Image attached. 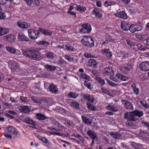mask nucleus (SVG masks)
I'll return each instance as SVG.
<instances>
[{
	"instance_id": "nucleus-43",
	"label": "nucleus",
	"mask_w": 149,
	"mask_h": 149,
	"mask_svg": "<svg viewBox=\"0 0 149 149\" xmlns=\"http://www.w3.org/2000/svg\"><path fill=\"white\" fill-rule=\"evenodd\" d=\"M86 36H84L81 40V42L83 44V45H84V47H85L87 48L89 47L87 41L85 40H86Z\"/></svg>"
},
{
	"instance_id": "nucleus-46",
	"label": "nucleus",
	"mask_w": 149,
	"mask_h": 149,
	"mask_svg": "<svg viewBox=\"0 0 149 149\" xmlns=\"http://www.w3.org/2000/svg\"><path fill=\"white\" fill-rule=\"evenodd\" d=\"M141 105L146 108L148 109L149 108V105L147 103L146 101L141 100L140 102Z\"/></svg>"
},
{
	"instance_id": "nucleus-37",
	"label": "nucleus",
	"mask_w": 149,
	"mask_h": 149,
	"mask_svg": "<svg viewBox=\"0 0 149 149\" xmlns=\"http://www.w3.org/2000/svg\"><path fill=\"white\" fill-rule=\"evenodd\" d=\"M54 53L51 52H48L45 54V56L48 59L51 60H52L54 57Z\"/></svg>"
},
{
	"instance_id": "nucleus-3",
	"label": "nucleus",
	"mask_w": 149,
	"mask_h": 149,
	"mask_svg": "<svg viewBox=\"0 0 149 149\" xmlns=\"http://www.w3.org/2000/svg\"><path fill=\"white\" fill-rule=\"evenodd\" d=\"M28 32L29 37L31 39L33 40L37 39L40 34L38 31L36 30L29 29Z\"/></svg>"
},
{
	"instance_id": "nucleus-1",
	"label": "nucleus",
	"mask_w": 149,
	"mask_h": 149,
	"mask_svg": "<svg viewBox=\"0 0 149 149\" xmlns=\"http://www.w3.org/2000/svg\"><path fill=\"white\" fill-rule=\"evenodd\" d=\"M24 54V55L26 57L36 60H40L43 58L41 55V53H39L35 49L25 51Z\"/></svg>"
},
{
	"instance_id": "nucleus-6",
	"label": "nucleus",
	"mask_w": 149,
	"mask_h": 149,
	"mask_svg": "<svg viewBox=\"0 0 149 149\" xmlns=\"http://www.w3.org/2000/svg\"><path fill=\"white\" fill-rule=\"evenodd\" d=\"M132 68V65L130 63H128L125 66H122L120 69L121 72L125 74H127Z\"/></svg>"
},
{
	"instance_id": "nucleus-50",
	"label": "nucleus",
	"mask_w": 149,
	"mask_h": 149,
	"mask_svg": "<svg viewBox=\"0 0 149 149\" xmlns=\"http://www.w3.org/2000/svg\"><path fill=\"white\" fill-rule=\"evenodd\" d=\"M80 77L84 79L87 81L90 80V77L84 74H81L80 75Z\"/></svg>"
},
{
	"instance_id": "nucleus-44",
	"label": "nucleus",
	"mask_w": 149,
	"mask_h": 149,
	"mask_svg": "<svg viewBox=\"0 0 149 149\" xmlns=\"http://www.w3.org/2000/svg\"><path fill=\"white\" fill-rule=\"evenodd\" d=\"M64 57L67 60L70 62H72L74 60V58L72 57L70 55H68L67 54H65L64 56Z\"/></svg>"
},
{
	"instance_id": "nucleus-39",
	"label": "nucleus",
	"mask_w": 149,
	"mask_h": 149,
	"mask_svg": "<svg viewBox=\"0 0 149 149\" xmlns=\"http://www.w3.org/2000/svg\"><path fill=\"white\" fill-rule=\"evenodd\" d=\"M26 3L29 6H31L32 4L38 3V0H25Z\"/></svg>"
},
{
	"instance_id": "nucleus-29",
	"label": "nucleus",
	"mask_w": 149,
	"mask_h": 149,
	"mask_svg": "<svg viewBox=\"0 0 149 149\" xmlns=\"http://www.w3.org/2000/svg\"><path fill=\"white\" fill-rule=\"evenodd\" d=\"M6 40L9 42H11L15 41L16 39V37L14 35L9 34L6 36Z\"/></svg>"
},
{
	"instance_id": "nucleus-55",
	"label": "nucleus",
	"mask_w": 149,
	"mask_h": 149,
	"mask_svg": "<svg viewBox=\"0 0 149 149\" xmlns=\"http://www.w3.org/2000/svg\"><path fill=\"white\" fill-rule=\"evenodd\" d=\"M20 99L21 101L25 102H29V100L28 99V97H24L23 96H21L20 97Z\"/></svg>"
},
{
	"instance_id": "nucleus-36",
	"label": "nucleus",
	"mask_w": 149,
	"mask_h": 149,
	"mask_svg": "<svg viewBox=\"0 0 149 149\" xmlns=\"http://www.w3.org/2000/svg\"><path fill=\"white\" fill-rule=\"evenodd\" d=\"M78 96L77 93L73 92H71L68 93L67 95L68 97L74 99L76 98Z\"/></svg>"
},
{
	"instance_id": "nucleus-32",
	"label": "nucleus",
	"mask_w": 149,
	"mask_h": 149,
	"mask_svg": "<svg viewBox=\"0 0 149 149\" xmlns=\"http://www.w3.org/2000/svg\"><path fill=\"white\" fill-rule=\"evenodd\" d=\"M117 78L120 80H121L123 81H126L128 80V78L126 76L120 73H117L116 75Z\"/></svg>"
},
{
	"instance_id": "nucleus-47",
	"label": "nucleus",
	"mask_w": 149,
	"mask_h": 149,
	"mask_svg": "<svg viewBox=\"0 0 149 149\" xmlns=\"http://www.w3.org/2000/svg\"><path fill=\"white\" fill-rule=\"evenodd\" d=\"M136 46L138 49L140 50H144L146 49V47L143 46L140 43L137 44L136 45Z\"/></svg>"
},
{
	"instance_id": "nucleus-34",
	"label": "nucleus",
	"mask_w": 149,
	"mask_h": 149,
	"mask_svg": "<svg viewBox=\"0 0 149 149\" xmlns=\"http://www.w3.org/2000/svg\"><path fill=\"white\" fill-rule=\"evenodd\" d=\"M36 117L39 120H43L48 118L45 116L40 113H37L36 115Z\"/></svg>"
},
{
	"instance_id": "nucleus-10",
	"label": "nucleus",
	"mask_w": 149,
	"mask_h": 149,
	"mask_svg": "<svg viewBox=\"0 0 149 149\" xmlns=\"http://www.w3.org/2000/svg\"><path fill=\"white\" fill-rule=\"evenodd\" d=\"M121 102L126 109L128 110L133 109L132 105L130 102L125 100H122Z\"/></svg>"
},
{
	"instance_id": "nucleus-27",
	"label": "nucleus",
	"mask_w": 149,
	"mask_h": 149,
	"mask_svg": "<svg viewBox=\"0 0 149 149\" xmlns=\"http://www.w3.org/2000/svg\"><path fill=\"white\" fill-rule=\"evenodd\" d=\"M24 122L26 123L30 124L33 126H36V123L29 117H25L24 119Z\"/></svg>"
},
{
	"instance_id": "nucleus-42",
	"label": "nucleus",
	"mask_w": 149,
	"mask_h": 149,
	"mask_svg": "<svg viewBox=\"0 0 149 149\" xmlns=\"http://www.w3.org/2000/svg\"><path fill=\"white\" fill-rule=\"evenodd\" d=\"M92 13L99 18L102 17V14L99 12L98 10H93Z\"/></svg>"
},
{
	"instance_id": "nucleus-8",
	"label": "nucleus",
	"mask_w": 149,
	"mask_h": 149,
	"mask_svg": "<svg viewBox=\"0 0 149 149\" xmlns=\"http://www.w3.org/2000/svg\"><path fill=\"white\" fill-rule=\"evenodd\" d=\"M141 70L143 71H147L149 70V61H145L142 62L139 65Z\"/></svg>"
},
{
	"instance_id": "nucleus-24",
	"label": "nucleus",
	"mask_w": 149,
	"mask_h": 149,
	"mask_svg": "<svg viewBox=\"0 0 149 149\" xmlns=\"http://www.w3.org/2000/svg\"><path fill=\"white\" fill-rule=\"evenodd\" d=\"M110 135L111 137L115 139H120L122 136L120 134L116 132H111Z\"/></svg>"
},
{
	"instance_id": "nucleus-5",
	"label": "nucleus",
	"mask_w": 149,
	"mask_h": 149,
	"mask_svg": "<svg viewBox=\"0 0 149 149\" xmlns=\"http://www.w3.org/2000/svg\"><path fill=\"white\" fill-rule=\"evenodd\" d=\"M91 30V26L88 24L86 23L82 25L81 28L80 29V31L83 33H89Z\"/></svg>"
},
{
	"instance_id": "nucleus-25",
	"label": "nucleus",
	"mask_w": 149,
	"mask_h": 149,
	"mask_svg": "<svg viewBox=\"0 0 149 149\" xmlns=\"http://www.w3.org/2000/svg\"><path fill=\"white\" fill-rule=\"evenodd\" d=\"M87 40H85L87 41L89 47H93L94 45V41L93 39L90 36H86Z\"/></svg>"
},
{
	"instance_id": "nucleus-20",
	"label": "nucleus",
	"mask_w": 149,
	"mask_h": 149,
	"mask_svg": "<svg viewBox=\"0 0 149 149\" xmlns=\"http://www.w3.org/2000/svg\"><path fill=\"white\" fill-rule=\"evenodd\" d=\"M6 48L8 51L12 54H14L16 53V54L17 55H19L20 54V53L19 51H16L14 48L12 47L7 46L6 47Z\"/></svg>"
},
{
	"instance_id": "nucleus-62",
	"label": "nucleus",
	"mask_w": 149,
	"mask_h": 149,
	"mask_svg": "<svg viewBox=\"0 0 149 149\" xmlns=\"http://www.w3.org/2000/svg\"><path fill=\"white\" fill-rule=\"evenodd\" d=\"M107 81L109 84L111 86H115L116 85V84L113 81H112L110 80H108Z\"/></svg>"
},
{
	"instance_id": "nucleus-22",
	"label": "nucleus",
	"mask_w": 149,
	"mask_h": 149,
	"mask_svg": "<svg viewBox=\"0 0 149 149\" xmlns=\"http://www.w3.org/2000/svg\"><path fill=\"white\" fill-rule=\"evenodd\" d=\"M20 110L23 113H26L31 111V109L29 107L26 106H22L20 107Z\"/></svg>"
},
{
	"instance_id": "nucleus-30",
	"label": "nucleus",
	"mask_w": 149,
	"mask_h": 149,
	"mask_svg": "<svg viewBox=\"0 0 149 149\" xmlns=\"http://www.w3.org/2000/svg\"><path fill=\"white\" fill-rule=\"evenodd\" d=\"M10 30L4 27H0V36H3L7 34L9 32Z\"/></svg>"
},
{
	"instance_id": "nucleus-28",
	"label": "nucleus",
	"mask_w": 149,
	"mask_h": 149,
	"mask_svg": "<svg viewBox=\"0 0 149 149\" xmlns=\"http://www.w3.org/2000/svg\"><path fill=\"white\" fill-rule=\"evenodd\" d=\"M44 67L47 70H48L50 72L54 71L56 69V66H52L51 65L46 64L44 66Z\"/></svg>"
},
{
	"instance_id": "nucleus-59",
	"label": "nucleus",
	"mask_w": 149,
	"mask_h": 149,
	"mask_svg": "<svg viewBox=\"0 0 149 149\" xmlns=\"http://www.w3.org/2000/svg\"><path fill=\"white\" fill-rule=\"evenodd\" d=\"M65 46L67 50H68L69 51H74V49L73 48V47L72 46H69L68 45H65Z\"/></svg>"
},
{
	"instance_id": "nucleus-9",
	"label": "nucleus",
	"mask_w": 149,
	"mask_h": 149,
	"mask_svg": "<svg viewBox=\"0 0 149 149\" xmlns=\"http://www.w3.org/2000/svg\"><path fill=\"white\" fill-rule=\"evenodd\" d=\"M67 101L68 104L72 107H73L78 110H79L80 109L79 104L77 102L72 100L71 99H68Z\"/></svg>"
},
{
	"instance_id": "nucleus-64",
	"label": "nucleus",
	"mask_w": 149,
	"mask_h": 149,
	"mask_svg": "<svg viewBox=\"0 0 149 149\" xmlns=\"http://www.w3.org/2000/svg\"><path fill=\"white\" fill-rule=\"evenodd\" d=\"M40 44L45 46L49 45V43L48 42L45 41H40Z\"/></svg>"
},
{
	"instance_id": "nucleus-54",
	"label": "nucleus",
	"mask_w": 149,
	"mask_h": 149,
	"mask_svg": "<svg viewBox=\"0 0 149 149\" xmlns=\"http://www.w3.org/2000/svg\"><path fill=\"white\" fill-rule=\"evenodd\" d=\"M65 125L68 127H70L73 126V123L71 121L67 120L65 123Z\"/></svg>"
},
{
	"instance_id": "nucleus-17",
	"label": "nucleus",
	"mask_w": 149,
	"mask_h": 149,
	"mask_svg": "<svg viewBox=\"0 0 149 149\" xmlns=\"http://www.w3.org/2000/svg\"><path fill=\"white\" fill-rule=\"evenodd\" d=\"M17 24L19 27L22 29H27L30 26L26 22H22L20 21L17 22Z\"/></svg>"
},
{
	"instance_id": "nucleus-57",
	"label": "nucleus",
	"mask_w": 149,
	"mask_h": 149,
	"mask_svg": "<svg viewBox=\"0 0 149 149\" xmlns=\"http://www.w3.org/2000/svg\"><path fill=\"white\" fill-rule=\"evenodd\" d=\"M64 63H66V62L63 59H62L61 57L60 59H58V63L60 65H63L64 64Z\"/></svg>"
},
{
	"instance_id": "nucleus-35",
	"label": "nucleus",
	"mask_w": 149,
	"mask_h": 149,
	"mask_svg": "<svg viewBox=\"0 0 149 149\" xmlns=\"http://www.w3.org/2000/svg\"><path fill=\"white\" fill-rule=\"evenodd\" d=\"M75 8L76 9H86L85 7H83L80 5L77 6V4H74L70 6L69 9H73Z\"/></svg>"
},
{
	"instance_id": "nucleus-63",
	"label": "nucleus",
	"mask_w": 149,
	"mask_h": 149,
	"mask_svg": "<svg viewBox=\"0 0 149 149\" xmlns=\"http://www.w3.org/2000/svg\"><path fill=\"white\" fill-rule=\"evenodd\" d=\"M84 56L86 58H93V56L91 55V54L88 53H85L84 54Z\"/></svg>"
},
{
	"instance_id": "nucleus-51",
	"label": "nucleus",
	"mask_w": 149,
	"mask_h": 149,
	"mask_svg": "<svg viewBox=\"0 0 149 149\" xmlns=\"http://www.w3.org/2000/svg\"><path fill=\"white\" fill-rule=\"evenodd\" d=\"M101 92L102 93L107 95H109L110 94V92L107 89L104 87L101 88Z\"/></svg>"
},
{
	"instance_id": "nucleus-49",
	"label": "nucleus",
	"mask_w": 149,
	"mask_h": 149,
	"mask_svg": "<svg viewBox=\"0 0 149 149\" xmlns=\"http://www.w3.org/2000/svg\"><path fill=\"white\" fill-rule=\"evenodd\" d=\"M84 85L89 89H91L92 87L91 84L90 83L87 81H84Z\"/></svg>"
},
{
	"instance_id": "nucleus-60",
	"label": "nucleus",
	"mask_w": 149,
	"mask_h": 149,
	"mask_svg": "<svg viewBox=\"0 0 149 149\" xmlns=\"http://www.w3.org/2000/svg\"><path fill=\"white\" fill-rule=\"evenodd\" d=\"M109 78L110 79L114 81L117 82H118L119 81V80L117 79V78H116L115 77L112 75H110Z\"/></svg>"
},
{
	"instance_id": "nucleus-53",
	"label": "nucleus",
	"mask_w": 149,
	"mask_h": 149,
	"mask_svg": "<svg viewBox=\"0 0 149 149\" xmlns=\"http://www.w3.org/2000/svg\"><path fill=\"white\" fill-rule=\"evenodd\" d=\"M129 30L132 33H134L136 31L135 25H131L129 26Z\"/></svg>"
},
{
	"instance_id": "nucleus-19",
	"label": "nucleus",
	"mask_w": 149,
	"mask_h": 149,
	"mask_svg": "<svg viewBox=\"0 0 149 149\" xmlns=\"http://www.w3.org/2000/svg\"><path fill=\"white\" fill-rule=\"evenodd\" d=\"M115 15L117 17L123 19H126L127 17L126 14L123 11L118 12Z\"/></svg>"
},
{
	"instance_id": "nucleus-61",
	"label": "nucleus",
	"mask_w": 149,
	"mask_h": 149,
	"mask_svg": "<svg viewBox=\"0 0 149 149\" xmlns=\"http://www.w3.org/2000/svg\"><path fill=\"white\" fill-rule=\"evenodd\" d=\"M142 29V26L139 25H135V30L136 31H141Z\"/></svg>"
},
{
	"instance_id": "nucleus-4",
	"label": "nucleus",
	"mask_w": 149,
	"mask_h": 149,
	"mask_svg": "<svg viewBox=\"0 0 149 149\" xmlns=\"http://www.w3.org/2000/svg\"><path fill=\"white\" fill-rule=\"evenodd\" d=\"M124 119L127 120H139L138 118L135 117L133 111L125 113L124 114Z\"/></svg>"
},
{
	"instance_id": "nucleus-16",
	"label": "nucleus",
	"mask_w": 149,
	"mask_h": 149,
	"mask_svg": "<svg viewBox=\"0 0 149 149\" xmlns=\"http://www.w3.org/2000/svg\"><path fill=\"white\" fill-rule=\"evenodd\" d=\"M52 98H43L41 100H40V104L44 103L47 105H50L51 104L50 101L52 100Z\"/></svg>"
},
{
	"instance_id": "nucleus-7",
	"label": "nucleus",
	"mask_w": 149,
	"mask_h": 149,
	"mask_svg": "<svg viewBox=\"0 0 149 149\" xmlns=\"http://www.w3.org/2000/svg\"><path fill=\"white\" fill-rule=\"evenodd\" d=\"M9 67L11 70L14 72H20L21 69L18 64L17 63L12 62L10 63Z\"/></svg>"
},
{
	"instance_id": "nucleus-14",
	"label": "nucleus",
	"mask_w": 149,
	"mask_h": 149,
	"mask_svg": "<svg viewBox=\"0 0 149 149\" xmlns=\"http://www.w3.org/2000/svg\"><path fill=\"white\" fill-rule=\"evenodd\" d=\"M103 73L105 75H111L113 74L114 71L111 67H108L104 68Z\"/></svg>"
},
{
	"instance_id": "nucleus-15",
	"label": "nucleus",
	"mask_w": 149,
	"mask_h": 149,
	"mask_svg": "<svg viewBox=\"0 0 149 149\" xmlns=\"http://www.w3.org/2000/svg\"><path fill=\"white\" fill-rule=\"evenodd\" d=\"M88 66L93 68H96L97 67V63L93 59H91L88 61Z\"/></svg>"
},
{
	"instance_id": "nucleus-11",
	"label": "nucleus",
	"mask_w": 149,
	"mask_h": 149,
	"mask_svg": "<svg viewBox=\"0 0 149 149\" xmlns=\"http://www.w3.org/2000/svg\"><path fill=\"white\" fill-rule=\"evenodd\" d=\"M136 120H127L125 124L127 126L128 128L131 129H136L137 127L136 125Z\"/></svg>"
},
{
	"instance_id": "nucleus-48",
	"label": "nucleus",
	"mask_w": 149,
	"mask_h": 149,
	"mask_svg": "<svg viewBox=\"0 0 149 149\" xmlns=\"http://www.w3.org/2000/svg\"><path fill=\"white\" fill-rule=\"evenodd\" d=\"M116 3V2H108L107 1H105L104 4V5L108 7L109 6H113Z\"/></svg>"
},
{
	"instance_id": "nucleus-18",
	"label": "nucleus",
	"mask_w": 149,
	"mask_h": 149,
	"mask_svg": "<svg viewBox=\"0 0 149 149\" xmlns=\"http://www.w3.org/2000/svg\"><path fill=\"white\" fill-rule=\"evenodd\" d=\"M82 122L84 124L87 125H90L92 123V121L89 118H87L86 117L84 116H81Z\"/></svg>"
},
{
	"instance_id": "nucleus-23",
	"label": "nucleus",
	"mask_w": 149,
	"mask_h": 149,
	"mask_svg": "<svg viewBox=\"0 0 149 149\" xmlns=\"http://www.w3.org/2000/svg\"><path fill=\"white\" fill-rule=\"evenodd\" d=\"M101 53L107 56L108 57H110L112 56L111 52L109 49H104L101 51Z\"/></svg>"
},
{
	"instance_id": "nucleus-21",
	"label": "nucleus",
	"mask_w": 149,
	"mask_h": 149,
	"mask_svg": "<svg viewBox=\"0 0 149 149\" xmlns=\"http://www.w3.org/2000/svg\"><path fill=\"white\" fill-rule=\"evenodd\" d=\"M87 134L92 139H95L97 137L96 133L93 130H89L87 132Z\"/></svg>"
},
{
	"instance_id": "nucleus-52",
	"label": "nucleus",
	"mask_w": 149,
	"mask_h": 149,
	"mask_svg": "<svg viewBox=\"0 0 149 149\" xmlns=\"http://www.w3.org/2000/svg\"><path fill=\"white\" fill-rule=\"evenodd\" d=\"M32 100L34 101V103L40 104V100L38 98L36 97L33 96H32L31 97Z\"/></svg>"
},
{
	"instance_id": "nucleus-2",
	"label": "nucleus",
	"mask_w": 149,
	"mask_h": 149,
	"mask_svg": "<svg viewBox=\"0 0 149 149\" xmlns=\"http://www.w3.org/2000/svg\"><path fill=\"white\" fill-rule=\"evenodd\" d=\"M82 97L84 100L87 101L86 104L87 107L89 109L93 111H95L97 110L96 107L92 104L95 100V98L94 95H90L89 94H85L83 95Z\"/></svg>"
},
{
	"instance_id": "nucleus-13",
	"label": "nucleus",
	"mask_w": 149,
	"mask_h": 149,
	"mask_svg": "<svg viewBox=\"0 0 149 149\" xmlns=\"http://www.w3.org/2000/svg\"><path fill=\"white\" fill-rule=\"evenodd\" d=\"M48 89L49 92L53 94H56L58 92V89L57 86L53 84H50L48 87Z\"/></svg>"
},
{
	"instance_id": "nucleus-40",
	"label": "nucleus",
	"mask_w": 149,
	"mask_h": 149,
	"mask_svg": "<svg viewBox=\"0 0 149 149\" xmlns=\"http://www.w3.org/2000/svg\"><path fill=\"white\" fill-rule=\"evenodd\" d=\"M8 129V132L10 134H15L17 133V130L12 126H9Z\"/></svg>"
},
{
	"instance_id": "nucleus-33",
	"label": "nucleus",
	"mask_w": 149,
	"mask_h": 149,
	"mask_svg": "<svg viewBox=\"0 0 149 149\" xmlns=\"http://www.w3.org/2000/svg\"><path fill=\"white\" fill-rule=\"evenodd\" d=\"M121 27L124 31H126L129 30L130 26L125 22H123L121 23Z\"/></svg>"
},
{
	"instance_id": "nucleus-12",
	"label": "nucleus",
	"mask_w": 149,
	"mask_h": 149,
	"mask_svg": "<svg viewBox=\"0 0 149 149\" xmlns=\"http://www.w3.org/2000/svg\"><path fill=\"white\" fill-rule=\"evenodd\" d=\"M118 106L116 104L111 103L108 104L106 107V108L107 110L111 111L112 112H116L118 110Z\"/></svg>"
},
{
	"instance_id": "nucleus-38",
	"label": "nucleus",
	"mask_w": 149,
	"mask_h": 149,
	"mask_svg": "<svg viewBox=\"0 0 149 149\" xmlns=\"http://www.w3.org/2000/svg\"><path fill=\"white\" fill-rule=\"evenodd\" d=\"M136 37L139 40H144L148 38V36L146 34H140L136 35Z\"/></svg>"
},
{
	"instance_id": "nucleus-31",
	"label": "nucleus",
	"mask_w": 149,
	"mask_h": 149,
	"mask_svg": "<svg viewBox=\"0 0 149 149\" xmlns=\"http://www.w3.org/2000/svg\"><path fill=\"white\" fill-rule=\"evenodd\" d=\"M18 39L19 40L22 41L29 42V39L26 37L24 35L18 34Z\"/></svg>"
},
{
	"instance_id": "nucleus-45",
	"label": "nucleus",
	"mask_w": 149,
	"mask_h": 149,
	"mask_svg": "<svg viewBox=\"0 0 149 149\" xmlns=\"http://www.w3.org/2000/svg\"><path fill=\"white\" fill-rule=\"evenodd\" d=\"M97 82L99 83L101 85L103 86L105 84V81L104 79H102L100 77H98L96 78Z\"/></svg>"
},
{
	"instance_id": "nucleus-41",
	"label": "nucleus",
	"mask_w": 149,
	"mask_h": 149,
	"mask_svg": "<svg viewBox=\"0 0 149 149\" xmlns=\"http://www.w3.org/2000/svg\"><path fill=\"white\" fill-rule=\"evenodd\" d=\"M131 87L133 89L134 93L136 95L139 94V89L136 86V84L134 83L132 85Z\"/></svg>"
},
{
	"instance_id": "nucleus-58",
	"label": "nucleus",
	"mask_w": 149,
	"mask_h": 149,
	"mask_svg": "<svg viewBox=\"0 0 149 149\" xmlns=\"http://www.w3.org/2000/svg\"><path fill=\"white\" fill-rule=\"evenodd\" d=\"M141 123L144 127H146L149 130V123L146 122L142 121Z\"/></svg>"
},
{
	"instance_id": "nucleus-56",
	"label": "nucleus",
	"mask_w": 149,
	"mask_h": 149,
	"mask_svg": "<svg viewBox=\"0 0 149 149\" xmlns=\"http://www.w3.org/2000/svg\"><path fill=\"white\" fill-rule=\"evenodd\" d=\"M126 41L127 44L131 46H133L135 45V43L134 42H133L132 41H131L129 39L127 40Z\"/></svg>"
},
{
	"instance_id": "nucleus-26",
	"label": "nucleus",
	"mask_w": 149,
	"mask_h": 149,
	"mask_svg": "<svg viewBox=\"0 0 149 149\" xmlns=\"http://www.w3.org/2000/svg\"><path fill=\"white\" fill-rule=\"evenodd\" d=\"M133 113H134L135 117L136 118H137V117L139 118H140V117L143 116V113L142 111H141L138 109H136L135 110L133 111Z\"/></svg>"
}]
</instances>
